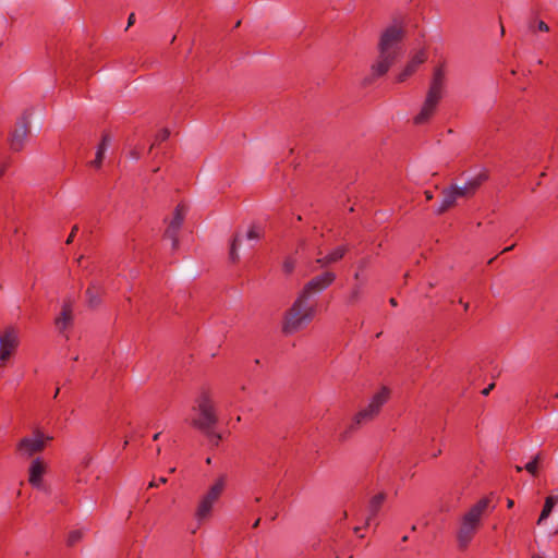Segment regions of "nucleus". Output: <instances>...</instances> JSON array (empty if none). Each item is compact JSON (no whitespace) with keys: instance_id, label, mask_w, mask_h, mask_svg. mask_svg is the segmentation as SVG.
<instances>
[{"instance_id":"40","label":"nucleus","mask_w":558,"mask_h":558,"mask_svg":"<svg viewBox=\"0 0 558 558\" xmlns=\"http://www.w3.org/2000/svg\"><path fill=\"white\" fill-rule=\"evenodd\" d=\"M514 506V501L512 499L507 500V507L512 508Z\"/></svg>"},{"instance_id":"52","label":"nucleus","mask_w":558,"mask_h":558,"mask_svg":"<svg viewBox=\"0 0 558 558\" xmlns=\"http://www.w3.org/2000/svg\"><path fill=\"white\" fill-rule=\"evenodd\" d=\"M517 471H518V472H521V471H522V468H521V466H517Z\"/></svg>"},{"instance_id":"38","label":"nucleus","mask_w":558,"mask_h":558,"mask_svg":"<svg viewBox=\"0 0 558 558\" xmlns=\"http://www.w3.org/2000/svg\"><path fill=\"white\" fill-rule=\"evenodd\" d=\"M134 23V13H131L129 16L128 25H132Z\"/></svg>"},{"instance_id":"12","label":"nucleus","mask_w":558,"mask_h":558,"mask_svg":"<svg viewBox=\"0 0 558 558\" xmlns=\"http://www.w3.org/2000/svg\"><path fill=\"white\" fill-rule=\"evenodd\" d=\"M47 465L41 458H36L32 461L28 469V483L34 488L43 487V476L46 473Z\"/></svg>"},{"instance_id":"51","label":"nucleus","mask_w":558,"mask_h":558,"mask_svg":"<svg viewBox=\"0 0 558 558\" xmlns=\"http://www.w3.org/2000/svg\"><path fill=\"white\" fill-rule=\"evenodd\" d=\"M4 170L3 169H0V178L2 177Z\"/></svg>"},{"instance_id":"34","label":"nucleus","mask_w":558,"mask_h":558,"mask_svg":"<svg viewBox=\"0 0 558 558\" xmlns=\"http://www.w3.org/2000/svg\"><path fill=\"white\" fill-rule=\"evenodd\" d=\"M168 482L167 477H159L158 481H150L149 484H148V488H154V487H158L160 486L161 484H166Z\"/></svg>"},{"instance_id":"36","label":"nucleus","mask_w":558,"mask_h":558,"mask_svg":"<svg viewBox=\"0 0 558 558\" xmlns=\"http://www.w3.org/2000/svg\"><path fill=\"white\" fill-rule=\"evenodd\" d=\"M537 27L542 32H548L549 29L548 25L544 21H539Z\"/></svg>"},{"instance_id":"21","label":"nucleus","mask_w":558,"mask_h":558,"mask_svg":"<svg viewBox=\"0 0 558 558\" xmlns=\"http://www.w3.org/2000/svg\"><path fill=\"white\" fill-rule=\"evenodd\" d=\"M488 179V174L485 170L481 171L480 173H477L476 175H474L473 178H471L470 180H468L465 182V184L468 185L469 190L475 194L476 191L480 189V186L486 182Z\"/></svg>"},{"instance_id":"33","label":"nucleus","mask_w":558,"mask_h":558,"mask_svg":"<svg viewBox=\"0 0 558 558\" xmlns=\"http://www.w3.org/2000/svg\"><path fill=\"white\" fill-rule=\"evenodd\" d=\"M210 442L215 446H218L219 441L221 440V435L214 432V428H211V435L207 436Z\"/></svg>"},{"instance_id":"3","label":"nucleus","mask_w":558,"mask_h":558,"mask_svg":"<svg viewBox=\"0 0 558 558\" xmlns=\"http://www.w3.org/2000/svg\"><path fill=\"white\" fill-rule=\"evenodd\" d=\"M317 304L312 298H304L300 294L286 312L282 331L286 335H293L306 328L314 319Z\"/></svg>"},{"instance_id":"42","label":"nucleus","mask_w":558,"mask_h":558,"mask_svg":"<svg viewBox=\"0 0 558 558\" xmlns=\"http://www.w3.org/2000/svg\"><path fill=\"white\" fill-rule=\"evenodd\" d=\"M513 247H514V245L508 246V247H506V248H504V250H502V253H505V252H509V251H511Z\"/></svg>"},{"instance_id":"15","label":"nucleus","mask_w":558,"mask_h":558,"mask_svg":"<svg viewBox=\"0 0 558 558\" xmlns=\"http://www.w3.org/2000/svg\"><path fill=\"white\" fill-rule=\"evenodd\" d=\"M348 250L349 248L347 245L337 246L326 256L317 258L316 263L319 264L320 267H327L328 265H331L342 259Z\"/></svg>"},{"instance_id":"14","label":"nucleus","mask_w":558,"mask_h":558,"mask_svg":"<svg viewBox=\"0 0 558 558\" xmlns=\"http://www.w3.org/2000/svg\"><path fill=\"white\" fill-rule=\"evenodd\" d=\"M386 498H387L386 493L381 492V493L376 494L375 496H373L369 499L368 506H367L368 514H367L366 521H365L366 525H369L372 523V521L377 517Z\"/></svg>"},{"instance_id":"26","label":"nucleus","mask_w":558,"mask_h":558,"mask_svg":"<svg viewBox=\"0 0 558 558\" xmlns=\"http://www.w3.org/2000/svg\"><path fill=\"white\" fill-rule=\"evenodd\" d=\"M240 242H241V236L239 234H235L231 242L230 252H229V257L232 263H235L239 260V255H238L236 250H238V244Z\"/></svg>"},{"instance_id":"6","label":"nucleus","mask_w":558,"mask_h":558,"mask_svg":"<svg viewBox=\"0 0 558 558\" xmlns=\"http://www.w3.org/2000/svg\"><path fill=\"white\" fill-rule=\"evenodd\" d=\"M388 397L389 390L385 387L375 393L367 407L355 414L350 429H354L356 426L374 420V417L380 412L383 405L387 402Z\"/></svg>"},{"instance_id":"17","label":"nucleus","mask_w":558,"mask_h":558,"mask_svg":"<svg viewBox=\"0 0 558 558\" xmlns=\"http://www.w3.org/2000/svg\"><path fill=\"white\" fill-rule=\"evenodd\" d=\"M457 198H459V197H458V195H456V192H454L452 185H450L448 189L444 190L442 199H441L439 207L436 209V213L438 215H441L445 211H447L450 207H452L454 205Z\"/></svg>"},{"instance_id":"19","label":"nucleus","mask_w":558,"mask_h":558,"mask_svg":"<svg viewBox=\"0 0 558 558\" xmlns=\"http://www.w3.org/2000/svg\"><path fill=\"white\" fill-rule=\"evenodd\" d=\"M102 294L104 289L96 283H92L86 290L88 306L92 308L97 307L101 303Z\"/></svg>"},{"instance_id":"43","label":"nucleus","mask_w":558,"mask_h":558,"mask_svg":"<svg viewBox=\"0 0 558 558\" xmlns=\"http://www.w3.org/2000/svg\"><path fill=\"white\" fill-rule=\"evenodd\" d=\"M160 432L156 433L154 436H153V440H158L159 436H160Z\"/></svg>"},{"instance_id":"45","label":"nucleus","mask_w":558,"mask_h":558,"mask_svg":"<svg viewBox=\"0 0 558 558\" xmlns=\"http://www.w3.org/2000/svg\"><path fill=\"white\" fill-rule=\"evenodd\" d=\"M59 391H60V389H59V388H57V390L54 391V396H53V398H57V396L59 395Z\"/></svg>"},{"instance_id":"49","label":"nucleus","mask_w":558,"mask_h":558,"mask_svg":"<svg viewBox=\"0 0 558 558\" xmlns=\"http://www.w3.org/2000/svg\"><path fill=\"white\" fill-rule=\"evenodd\" d=\"M240 24H241V21H238V22L235 23V27H239V26H240Z\"/></svg>"},{"instance_id":"30","label":"nucleus","mask_w":558,"mask_h":558,"mask_svg":"<svg viewBox=\"0 0 558 558\" xmlns=\"http://www.w3.org/2000/svg\"><path fill=\"white\" fill-rule=\"evenodd\" d=\"M170 136V132L168 129H162L161 131H159L157 134H156V137H155V141L151 145V147L158 143H161V142H165L169 138Z\"/></svg>"},{"instance_id":"47","label":"nucleus","mask_w":558,"mask_h":558,"mask_svg":"<svg viewBox=\"0 0 558 558\" xmlns=\"http://www.w3.org/2000/svg\"><path fill=\"white\" fill-rule=\"evenodd\" d=\"M468 308H469V303H465L464 304V310L468 311Z\"/></svg>"},{"instance_id":"46","label":"nucleus","mask_w":558,"mask_h":558,"mask_svg":"<svg viewBox=\"0 0 558 558\" xmlns=\"http://www.w3.org/2000/svg\"><path fill=\"white\" fill-rule=\"evenodd\" d=\"M354 278H355L356 280H357V279H360V274H359V272H356V274L354 275Z\"/></svg>"},{"instance_id":"13","label":"nucleus","mask_w":558,"mask_h":558,"mask_svg":"<svg viewBox=\"0 0 558 558\" xmlns=\"http://www.w3.org/2000/svg\"><path fill=\"white\" fill-rule=\"evenodd\" d=\"M427 60V54L424 49H421L417 51L411 60L408 62L405 68L402 70V72L399 73L397 80L398 82H404L409 76H411L416 69L423 64Z\"/></svg>"},{"instance_id":"16","label":"nucleus","mask_w":558,"mask_h":558,"mask_svg":"<svg viewBox=\"0 0 558 558\" xmlns=\"http://www.w3.org/2000/svg\"><path fill=\"white\" fill-rule=\"evenodd\" d=\"M71 320H72V304L70 301L69 302L65 301L62 305L61 314H60V316H58L56 318L54 324L60 331H63L66 329V327L69 326Z\"/></svg>"},{"instance_id":"24","label":"nucleus","mask_w":558,"mask_h":558,"mask_svg":"<svg viewBox=\"0 0 558 558\" xmlns=\"http://www.w3.org/2000/svg\"><path fill=\"white\" fill-rule=\"evenodd\" d=\"M181 228L169 225L165 231V238L171 240L172 248L177 250L179 245L178 234Z\"/></svg>"},{"instance_id":"5","label":"nucleus","mask_w":558,"mask_h":558,"mask_svg":"<svg viewBox=\"0 0 558 558\" xmlns=\"http://www.w3.org/2000/svg\"><path fill=\"white\" fill-rule=\"evenodd\" d=\"M445 85L446 72L444 65H438L434 70L433 78L422 109L414 118L415 124H423L433 117L440 99L442 98Z\"/></svg>"},{"instance_id":"22","label":"nucleus","mask_w":558,"mask_h":558,"mask_svg":"<svg viewBox=\"0 0 558 558\" xmlns=\"http://www.w3.org/2000/svg\"><path fill=\"white\" fill-rule=\"evenodd\" d=\"M186 214V207L183 204H179L173 213V217L169 225L181 228Z\"/></svg>"},{"instance_id":"9","label":"nucleus","mask_w":558,"mask_h":558,"mask_svg":"<svg viewBox=\"0 0 558 558\" xmlns=\"http://www.w3.org/2000/svg\"><path fill=\"white\" fill-rule=\"evenodd\" d=\"M336 280V274L325 271L312 278L299 293L301 296L311 298L312 294L320 293L328 289Z\"/></svg>"},{"instance_id":"32","label":"nucleus","mask_w":558,"mask_h":558,"mask_svg":"<svg viewBox=\"0 0 558 558\" xmlns=\"http://www.w3.org/2000/svg\"><path fill=\"white\" fill-rule=\"evenodd\" d=\"M295 267V259L293 257H288L283 263V270L286 274H291Z\"/></svg>"},{"instance_id":"7","label":"nucleus","mask_w":558,"mask_h":558,"mask_svg":"<svg viewBox=\"0 0 558 558\" xmlns=\"http://www.w3.org/2000/svg\"><path fill=\"white\" fill-rule=\"evenodd\" d=\"M51 438L36 430L32 436L23 437L17 444L15 451L19 457L29 459L45 450L47 441Z\"/></svg>"},{"instance_id":"44","label":"nucleus","mask_w":558,"mask_h":558,"mask_svg":"<svg viewBox=\"0 0 558 558\" xmlns=\"http://www.w3.org/2000/svg\"><path fill=\"white\" fill-rule=\"evenodd\" d=\"M259 522H260V519H257V520L254 522L253 527H257V526H258V524H259Z\"/></svg>"},{"instance_id":"48","label":"nucleus","mask_w":558,"mask_h":558,"mask_svg":"<svg viewBox=\"0 0 558 558\" xmlns=\"http://www.w3.org/2000/svg\"><path fill=\"white\" fill-rule=\"evenodd\" d=\"M532 558H544V557H542L539 555H534Z\"/></svg>"},{"instance_id":"2","label":"nucleus","mask_w":558,"mask_h":558,"mask_svg":"<svg viewBox=\"0 0 558 558\" xmlns=\"http://www.w3.org/2000/svg\"><path fill=\"white\" fill-rule=\"evenodd\" d=\"M494 509L493 499L483 497L461 517L457 531V542L460 549L464 550L469 547L481 526L483 517Z\"/></svg>"},{"instance_id":"41","label":"nucleus","mask_w":558,"mask_h":558,"mask_svg":"<svg viewBox=\"0 0 558 558\" xmlns=\"http://www.w3.org/2000/svg\"><path fill=\"white\" fill-rule=\"evenodd\" d=\"M389 303H390L392 306H397V301H396V299H395V298H391V299L389 300Z\"/></svg>"},{"instance_id":"39","label":"nucleus","mask_w":558,"mask_h":558,"mask_svg":"<svg viewBox=\"0 0 558 558\" xmlns=\"http://www.w3.org/2000/svg\"><path fill=\"white\" fill-rule=\"evenodd\" d=\"M425 196L427 201H430L433 198V193L430 191H425Z\"/></svg>"},{"instance_id":"31","label":"nucleus","mask_w":558,"mask_h":558,"mask_svg":"<svg viewBox=\"0 0 558 558\" xmlns=\"http://www.w3.org/2000/svg\"><path fill=\"white\" fill-rule=\"evenodd\" d=\"M82 535H83L82 532L78 530L70 532L69 537H68V544L70 546L76 544L82 538Z\"/></svg>"},{"instance_id":"18","label":"nucleus","mask_w":558,"mask_h":558,"mask_svg":"<svg viewBox=\"0 0 558 558\" xmlns=\"http://www.w3.org/2000/svg\"><path fill=\"white\" fill-rule=\"evenodd\" d=\"M110 136L108 134H102L101 141L97 146L96 156L93 161H90V166L94 168H100L102 165V160L105 157V153L107 151L110 145Z\"/></svg>"},{"instance_id":"11","label":"nucleus","mask_w":558,"mask_h":558,"mask_svg":"<svg viewBox=\"0 0 558 558\" xmlns=\"http://www.w3.org/2000/svg\"><path fill=\"white\" fill-rule=\"evenodd\" d=\"M29 121L26 116H23L17 122L10 136V147L14 151L22 149L24 141L28 134Z\"/></svg>"},{"instance_id":"37","label":"nucleus","mask_w":558,"mask_h":558,"mask_svg":"<svg viewBox=\"0 0 558 558\" xmlns=\"http://www.w3.org/2000/svg\"><path fill=\"white\" fill-rule=\"evenodd\" d=\"M494 388V384H490L488 387H486L485 389H483L482 393L484 396H487L489 393V391Z\"/></svg>"},{"instance_id":"35","label":"nucleus","mask_w":558,"mask_h":558,"mask_svg":"<svg viewBox=\"0 0 558 558\" xmlns=\"http://www.w3.org/2000/svg\"><path fill=\"white\" fill-rule=\"evenodd\" d=\"M77 230H78V227H77V226H74V227L72 228L71 233L69 234V236H68V239H66V241H65V243H66V244L72 243V241H73V239H74V236H75V234H76Z\"/></svg>"},{"instance_id":"23","label":"nucleus","mask_w":558,"mask_h":558,"mask_svg":"<svg viewBox=\"0 0 558 558\" xmlns=\"http://www.w3.org/2000/svg\"><path fill=\"white\" fill-rule=\"evenodd\" d=\"M181 228L169 225L165 231V238L171 240L172 248L177 250L179 245L178 234Z\"/></svg>"},{"instance_id":"28","label":"nucleus","mask_w":558,"mask_h":558,"mask_svg":"<svg viewBox=\"0 0 558 558\" xmlns=\"http://www.w3.org/2000/svg\"><path fill=\"white\" fill-rule=\"evenodd\" d=\"M452 187L456 192V195H458V197H470V196H473L474 194L469 190L468 185L464 184L463 186H458L456 184H452Z\"/></svg>"},{"instance_id":"20","label":"nucleus","mask_w":558,"mask_h":558,"mask_svg":"<svg viewBox=\"0 0 558 558\" xmlns=\"http://www.w3.org/2000/svg\"><path fill=\"white\" fill-rule=\"evenodd\" d=\"M556 507H558V495H549L546 497L537 524H542Z\"/></svg>"},{"instance_id":"4","label":"nucleus","mask_w":558,"mask_h":558,"mask_svg":"<svg viewBox=\"0 0 558 558\" xmlns=\"http://www.w3.org/2000/svg\"><path fill=\"white\" fill-rule=\"evenodd\" d=\"M195 416L191 421V425L201 430L205 436L211 435V428L218 423V413L216 404L207 388H202L194 400L192 408Z\"/></svg>"},{"instance_id":"10","label":"nucleus","mask_w":558,"mask_h":558,"mask_svg":"<svg viewBox=\"0 0 558 558\" xmlns=\"http://www.w3.org/2000/svg\"><path fill=\"white\" fill-rule=\"evenodd\" d=\"M20 343L19 332L13 327H8L0 335V361L7 362Z\"/></svg>"},{"instance_id":"25","label":"nucleus","mask_w":558,"mask_h":558,"mask_svg":"<svg viewBox=\"0 0 558 558\" xmlns=\"http://www.w3.org/2000/svg\"><path fill=\"white\" fill-rule=\"evenodd\" d=\"M263 236V230L257 226H251L245 234L246 240L257 242Z\"/></svg>"},{"instance_id":"8","label":"nucleus","mask_w":558,"mask_h":558,"mask_svg":"<svg viewBox=\"0 0 558 558\" xmlns=\"http://www.w3.org/2000/svg\"><path fill=\"white\" fill-rule=\"evenodd\" d=\"M225 477L220 476L201 498L195 512V517L198 521L205 520L210 515L215 502L219 499L225 489Z\"/></svg>"},{"instance_id":"27","label":"nucleus","mask_w":558,"mask_h":558,"mask_svg":"<svg viewBox=\"0 0 558 558\" xmlns=\"http://www.w3.org/2000/svg\"><path fill=\"white\" fill-rule=\"evenodd\" d=\"M362 292H363V289H362L361 284L354 286L348 295V303L355 304L356 302H359L361 299Z\"/></svg>"},{"instance_id":"29","label":"nucleus","mask_w":558,"mask_h":558,"mask_svg":"<svg viewBox=\"0 0 558 558\" xmlns=\"http://www.w3.org/2000/svg\"><path fill=\"white\" fill-rule=\"evenodd\" d=\"M538 459L539 456L537 454L524 465V469L532 475H536L537 473Z\"/></svg>"},{"instance_id":"50","label":"nucleus","mask_w":558,"mask_h":558,"mask_svg":"<svg viewBox=\"0 0 558 558\" xmlns=\"http://www.w3.org/2000/svg\"><path fill=\"white\" fill-rule=\"evenodd\" d=\"M360 530H361V527H355V529H354V532H355V533H359V531H360Z\"/></svg>"},{"instance_id":"1","label":"nucleus","mask_w":558,"mask_h":558,"mask_svg":"<svg viewBox=\"0 0 558 558\" xmlns=\"http://www.w3.org/2000/svg\"><path fill=\"white\" fill-rule=\"evenodd\" d=\"M403 37L404 31L398 25H391L381 33L378 43V58L371 66L373 77H380L389 71L400 52V43Z\"/></svg>"}]
</instances>
